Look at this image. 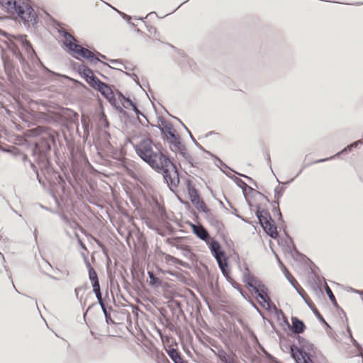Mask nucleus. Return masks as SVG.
<instances>
[{
  "label": "nucleus",
  "mask_w": 363,
  "mask_h": 363,
  "mask_svg": "<svg viewBox=\"0 0 363 363\" xmlns=\"http://www.w3.org/2000/svg\"><path fill=\"white\" fill-rule=\"evenodd\" d=\"M123 99H124V103H123V106H124V108H129L130 107H133L134 106V104L132 102L131 100H130L129 99H125L123 97Z\"/></svg>",
  "instance_id": "24"
},
{
  "label": "nucleus",
  "mask_w": 363,
  "mask_h": 363,
  "mask_svg": "<svg viewBox=\"0 0 363 363\" xmlns=\"http://www.w3.org/2000/svg\"><path fill=\"white\" fill-rule=\"evenodd\" d=\"M328 160V159L319 160L318 161V162H325V161H326V160Z\"/></svg>",
  "instance_id": "32"
},
{
  "label": "nucleus",
  "mask_w": 363,
  "mask_h": 363,
  "mask_svg": "<svg viewBox=\"0 0 363 363\" xmlns=\"http://www.w3.org/2000/svg\"><path fill=\"white\" fill-rule=\"evenodd\" d=\"M284 274L286 279L289 280V281L292 284L294 287L298 285V281L286 268H284Z\"/></svg>",
  "instance_id": "22"
},
{
  "label": "nucleus",
  "mask_w": 363,
  "mask_h": 363,
  "mask_svg": "<svg viewBox=\"0 0 363 363\" xmlns=\"http://www.w3.org/2000/svg\"><path fill=\"white\" fill-rule=\"evenodd\" d=\"M93 88L99 90L106 98L113 96V91L111 88L105 83L101 82L99 79L96 82V84L92 86Z\"/></svg>",
  "instance_id": "14"
},
{
  "label": "nucleus",
  "mask_w": 363,
  "mask_h": 363,
  "mask_svg": "<svg viewBox=\"0 0 363 363\" xmlns=\"http://www.w3.org/2000/svg\"><path fill=\"white\" fill-rule=\"evenodd\" d=\"M242 281L250 288H252V289H255V287L261 283L257 278L251 274L247 267H246L243 272Z\"/></svg>",
  "instance_id": "11"
},
{
  "label": "nucleus",
  "mask_w": 363,
  "mask_h": 363,
  "mask_svg": "<svg viewBox=\"0 0 363 363\" xmlns=\"http://www.w3.org/2000/svg\"><path fill=\"white\" fill-rule=\"evenodd\" d=\"M228 279L230 280L231 281V284L233 285V286L234 288H235L236 289L239 290L241 293H242V289L240 287V285L237 283L236 281H233L230 277V275L228 274V277H225Z\"/></svg>",
  "instance_id": "25"
},
{
  "label": "nucleus",
  "mask_w": 363,
  "mask_h": 363,
  "mask_svg": "<svg viewBox=\"0 0 363 363\" xmlns=\"http://www.w3.org/2000/svg\"><path fill=\"white\" fill-rule=\"evenodd\" d=\"M156 151L153 150L152 142L150 139H145L135 145V151L138 155L152 168L157 170H162L164 177H168L170 170H174L177 174L175 166L172 161L160 150L155 146Z\"/></svg>",
  "instance_id": "1"
},
{
  "label": "nucleus",
  "mask_w": 363,
  "mask_h": 363,
  "mask_svg": "<svg viewBox=\"0 0 363 363\" xmlns=\"http://www.w3.org/2000/svg\"><path fill=\"white\" fill-rule=\"evenodd\" d=\"M64 44L71 51L74 52L73 55L76 58H84L88 60L91 62H96L99 61V59L96 55L91 50L83 48L82 46L77 45L74 43V38L68 33H65L64 35Z\"/></svg>",
  "instance_id": "3"
},
{
  "label": "nucleus",
  "mask_w": 363,
  "mask_h": 363,
  "mask_svg": "<svg viewBox=\"0 0 363 363\" xmlns=\"http://www.w3.org/2000/svg\"><path fill=\"white\" fill-rule=\"evenodd\" d=\"M133 109L134 110V111L135 112V113L137 114V116H138L139 114H141L143 115L140 111L138 110V108H137V106L135 105H134V106L132 107Z\"/></svg>",
  "instance_id": "28"
},
{
  "label": "nucleus",
  "mask_w": 363,
  "mask_h": 363,
  "mask_svg": "<svg viewBox=\"0 0 363 363\" xmlns=\"http://www.w3.org/2000/svg\"><path fill=\"white\" fill-rule=\"evenodd\" d=\"M294 288L296 289L297 292L300 294V296L306 301L307 298H308V296L307 295V293L305 291V290L299 284L294 286Z\"/></svg>",
  "instance_id": "23"
},
{
  "label": "nucleus",
  "mask_w": 363,
  "mask_h": 363,
  "mask_svg": "<svg viewBox=\"0 0 363 363\" xmlns=\"http://www.w3.org/2000/svg\"><path fill=\"white\" fill-rule=\"evenodd\" d=\"M162 359L160 363H171L169 359L167 358V357L164 355V354L162 353Z\"/></svg>",
  "instance_id": "27"
},
{
  "label": "nucleus",
  "mask_w": 363,
  "mask_h": 363,
  "mask_svg": "<svg viewBox=\"0 0 363 363\" xmlns=\"http://www.w3.org/2000/svg\"><path fill=\"white\" fill-rule=\"evenodd\" d=\"M314 313H315V314L318 316V318L320 320H322V321H325V320H324V319H323V318L321 316V315L319 313V312H318L317 310L314 311Z\"/></svg>",
  "instance_id": "30"
},
{
  "label": "nucleus",
  "mask_w": 363,
  "mask_h": 363,
  "mask_svg": "<svg viewBox=\"0 0 363 363\" xmlns=\"http://www.w3.org/2000/svg\"><path fill=\"white\" fill-rule=\"evenodd\" d=\"M188 194L191 201L199 197L198 191L191 184L188 185Z\"/></svg>",
  "instance_id": "19"
},
{
  "label": "nucleus",
  "mask_w": 363,
  "mask_h": 363,
  "mask_svg": "<svg viewBox=\"0 0 363 363\" xmlns=\"http://www.w3.org/2000/svg\"><path fill=\"white\" fill-rule=\"evenodd\" d=\"M148 275L150 278V284L152 286H160L161 285V281L160 279L156 277L153 272H148Z\"/></svg>",
  "instance_id": "21"
},
{
  "label": "nucleus",
  "mask_w": 363,
  "mask_h": 363,
  "mask_svg": "<svg viewBox=\"0 0 363 363\" xmlns=\"http://www.w3.org/2000/svg\"><path fill=\"white\" fill-rule=\"evenodd\" d=\"M191 230L193 233L201 240L205 241L207 244L209 240H212L208 231L201 225L191 224Z\"/></svg>",
  "instance_id": "12"
},
{
  "label": "nucleus",
  "mask_w": 363,
  "mask_h": 363,
  "mask_svg": "<svg viewBox=\"0 0 363 363\" xmlns=\"http://www.w3.org/2000/svg\"><path fill=\"white\" fill-rule=\"evenodd\" d=\"M212 255L216 258L220 269L225 277H228L230 269L228 268L227 257L225 252L222 250L220 243L213 238L207 243Z\"/></svg>",
  "instance_id": "4"
},
{
  "label": "nucleus",
  "mask_w": 363,
  "mask_h": 363,
  "mask_svg": "<svg viewBox=\"0 0 363 363\" xmlns=\"http://www.w3.org/2000/svg\"><path fill=\"white\" fill-rule=\"evenodd\" d=\"M259 221L266 233L272 238H277L279 235L277 226L271 215L267 211L257 212Z\"/></svg>",
  "instance_id": "5"
},
{
  "label": "nucleus",
  "mask_w": 363,
  "mask_h": 363,
  "mask_svg": "<svg viewBox=\"0 0 363 363\" xmlns=\"http://www.w3.org/2000/svg\"><path fill=\"white\" fill-rule=\"evenodd\" d=\"M133 109L134 110V111L135 112V113L137 114V116H138L139 114H141L143 115L140 111L138 110V108H137V106L135 105H134V106L132 107Z\"/></svg>",
  "instance_id": "29"
},
{
  "label": "nucleus",
  "mask_w": 363,
  "mask_h": 363,
  "mask_svg": "<svg viewBox=\"0 0 363 363\" xmlns=\"http://www.w3.org/2000/svg\"><path fill=\"white\" fill-rule=\"evenodd\" d=\"M167 353L170 357L174 363H179L184 359L181 353L176 348L165 349Z\"/></svg>",
  "instance_id": "17"
},
{
  "label": "nucleus",
  "mask_w": 363,
  "mask_h": 363,
  "mask_svg": "<svg viewBox=\"0 0 363 363\" xmlns=\"http://www.w3.org/2000/svg\"><path fill=\"white\" fill-rule=\"evenodd\" d=\"M23 45L25 46V48L27 52H29L30 50L33 51L31 44L26 39L23 40Z\"/></svg>",
  "instance_id": "26"
},
{
  "label": "nucleus",
  "mask_w": 363,
  "mask_h": 363,
  "mask_svg": "<svg viewBox=\"0 0 363 363\" xmlns=\"http://www.w3.org/2000/svg\"><path fill=\"white\" fill-rule=\"evenodd\" d=\"M311 350H313V345L308 342H306L301 347L296 345L291 346V353L296 363H313L307 352Z\"/></svg>",
  "instance_id": "6"
},
{
  "label": "nucleus",
  "mask_w": 363,
  "mask_h": 363,
  "mask_svg": "<svg viewBox=\"0 0 363 363\" xmlns=\"http://www.w3.org/2000/svg\"><path fill=\"white\" fill-rule=\"evenodd\" d=\"M291 330L296 334L302 333L306 328V325L303 321L300 320L296 317L291 318Z\"/></svg>",
  "instance_id": "15"
},
{
  "label": "nucleus",
  "mask_w": 363,
  "mask_h": 363,
  "mask_svg": "<svg viewBox=\"0 0 363 363\" xmlns=\"http://www.w3.org/2000/svg\"><path fill=\"white\" fill-rule=\"evenodd\" d=\"M179 363H188L187 361L184 360V359H182L180 362Z\"/></svg>",
  "instance_id": "33"
},
{
  "label": "nucleus",
  "mask_w": 363,
  "mask_h": 363,
  "mask_svg": "<svg viewBox=\"0 0 363 363\" xmlns=\"http://www.w3.org/2000/svg\"><path fill=\"white\" fill-rule=\"evenodd\" d=\"M2 6L11 15H16L25 23H36L37 14L28 0H0Z\"/></svg>",
  "instance_id": "2"
},
{
  "label": "nucleus",
  "mask_w": 363,
  "mask_h": 363,
  "mask_svg": "<svg viewBox=\"0 0 363 363\" xmlns=\"http://www.w3.org/2000/svg\"><path fill=\"white\" fill-rule=\"evenodd\" d=\"M167 140L178 149L180 154L186 159H189V154L186 151L185 146L179 140L178 137L175 134V130L171 125H166L162 129Z\"/></svg>",
  "instance_id": "7"
},
{
  "label": "nucleus",
  "mask_w": 363,
  "mask_h": 363,
  "mask_svg": "<svg viewBox=\"0 0 363 363\" xmlns=\"http://www.w3.org/2000/svg\"><path fill=\"white\" fill-rule=\"evenodd\" d=\"M86 267L89 271V278L93 287V291L96 294L98 301L103 308L104 312L106 314V310L102 299L97 273L89 262H86Z\"/></svg>",
  "instance_id": "8"
},
{
  "label": "nucleus",
  "mask_w": 363,
  "mask_h": 363,
  "mask_svg": "<svg viewBox=\"0 0 363 363\" xmlns=\"http://www.w3.org/2000/svg\"><path fill=\"white\" fill-rule=\"evenodd\" d=\"M325 289V292H326L327 295L328 296L331 302L333 303V305L335 307H337V306H338L336 298H335L332 290L330 289V288L326 284Z\"/></svg>",
  "instance_id": "20"
},
{
  "label": "nucleus",
  "mask_w": 363,
  "mask_h": 363,
  "mask_svg": "<svg viewBox=\"0 0 363 363\" xmlns=\"http://www.w3.org/2000/svg\"><path fill=\"white\" fill-rule=\"evenodd\" d=\"M255 294H257L258 297L260 298L261 301L259 303L262 307L266 308H270L271 307V299L268 294L267 288L260 283L255 289H252Z\"/></svg>",
  "instance_id": "9"
},
{
  "label": "nucleus",
  "mask_w": 363,
  "mask_h": 363,
  "mask_svg": "<svg viewBox=\"0 0 363 363\" xmlns=\"http://www.w3.org/2000/svg\"><path fill=\"white\" fill-rule=\"evenodd\" d=\"M206 218L208 224L214 228L217 232H221L224 229V225L220 218L211 209L206 213Z\"/></svg>",
  "instance_id": "10"
},
{
  "label": "nucleus",
  "mask_w": 363,
  "mask_h": 363,
  "mask_svg": "<svg viewBox=\"0 0 363 363\" xmlns=\"http://www.w3.org/2000/svg\"><path fill=\"white\" fill-rule=\"evenodd\" d=\"M162 340L164 344L167 345V349L174 348V347L177 346V342H176L175 339L172 337H162Z\"/></svg>",
  "instance_id": "18"
},
{
  "label": "nucleus",
  "mask_w": 363,
  "mask_h": 363,
  "mask_svg": "<svg viewBox=\"0 0 363 363\" xmlns=\"http://www.w3.org/2000/svg\"><path fill=\"white\" fill-rule=\"evenodd\" d=\"M191 202L199 211L206 213L210 210L200 196Z\"/></svg>",
  "instance_id": "16"
},
{
  "label": "nucleus",
  "mask_w": 363,
  "mask_h": 363,
  "mask_svg": "<svg viewBox=\"0 0 363 363\" xmlns=\"http://www.w3.org/2000/svg\"><path fill=\"white\" fill-rule=\"evenodd\" d=\"M97 55H98L99 56L101 57H102V58H104V59H105V58H106V57H105L104 55H103L100 54L99 52H97Z\"/></svg>",
  "instance_id": "31"
},
{
  "label": "nucleus",
  "mask_w": 363,
  "mask_h": 363,
  "mask_svg": "<svg viewBox=\"0 0 363 363\" xmlns=\"http://www.w3.org/2000/svg\"><path fill=\"white\" fill-rule=\"evenodd\" d=\"M79 74L91 86L95 85L98 80L93 71L86 66L79 68Z\"/></svg>",
  "instance_id": "13"
}]
</instances>
